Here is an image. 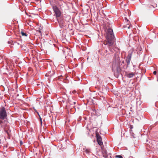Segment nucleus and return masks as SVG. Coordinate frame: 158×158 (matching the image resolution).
<instances>
[{
	"instance_id": "obj_1",
	"label": "nucleus",
	"mask_w": 158,
	"mask_h": 158,
	"mask_svg": "<svg viewBox=\"0 0 158 158\" xmlns=\"http://www.w3.org/2000/svg\"><path fill=\"white\" fill-rule=\"evenodd\" d=\"M106 39L107 42L106 45H107L109 50L112 52L111 48L114 41V36L113 34V31L111 28H108L107 32Z\"/></svg>"
},
{
	"instance_id": "obj_2",
	"label": "nucleus",
	"mask_w": 158,
	"mask_h": 158,
	"mask_svg": "<svg viewBox=\"0 0 158 158\" xmlns=\"http://www.w3.org/2000/svg\"><path fill=\"white\" fill-rule=\"evenodd\" d=\"M121 67L119 61H118L117 63H115L113 65V71L114 72V73L117 76H118V74L121 71Z\"/></svg>"
},
{
	"instance_id": "obj_3",
	"label": "nucleus",
	"mask_w": 158,
	"mask_h": 158,
	"mask_svg": "<svg viewBox=\"0 0 158 158\" xmlns=\"http://www.w3.org/2000/svg\"><path fill=\"white\" fill-rule=\"evenodd\" d=\"M7 116L6 111L4 107L0 108V119L4 120Z\"/></svg>"
},
{
	"instance_id": "obj_4",
	"label": "nucleus",
	"mask_w": 158,
	"mask_h": 158,
	"mask_svg": "<svg viewBox=\"0 0 158 158\" xmlns=\"http://www.w3.org/2000/svg\"><path fill=\"white\" fill-rule=\"evenodd\" d=\"M53 9L56 15V17L57 18L60 16L61 13L58 8L56 6H53Z\"/></svg>"
},
{
	"instance_id": "obj_5",
	"label": "nucleus",
	"mask_w": 158,
	"mask_h": 158,
	"mask_svg": "<svg viewBox=\"0 0 158 158\" xmlns=\"http://www.w3.org/2000/svg\"><path fill=\"white\" fill-rule=\"evenodd\" d=\"M97 139V142L100 145H102L103 143L102 141V139L100 135L99 134H96Z\"/></svg>"
},
{
	"instance_id": "obj_6",
	"label": "nucleus",
	"mask_w": 158,
	"mask_h": 158,
	"mask_svg": "<svg viewBox=\"0 0 158 158\" xmlns=\"http://www.w3.org/2000/svg\"><path fill=\"white\" fill-rule=\"evenodd\" d=\"M131 57V54H129L127 57L126 61L127 64V65H128L130 63V60Z\"/></svg>"
},
{
	"instance_id": "obj_7",
	"label": "nucleus",
	"mask_w": 158,
	"mask_h": 158,
	"mask_svg": "<svg viewBox=\"0 0 158 158\" xmlns=\"http://www.w3.org/2000/svg\"><path fill=\"white\" fill-rule=\"evenodd\" d=\"M102 153L103 156L105 158H107L108 157V155L107 154V152L106 150H102Z\"/></svg>"
},
{
	"instance_id": "obj_8",
	"label": "nucleus",
	"mask_w": 158,
	"mask_h": 158,
	"mask_svg": "<svg viewBox=\"0 0 158 158\" xmlns=\"http://www.w3.org/2000/svg\"><path fill=\"white\" fill-rule=\"evenodd\" d=\"M135 75V73H130L127 74V77L131 78L133 76Z\"/></svg>"
},
{
	"instance_id": "obj_9",
	"label": "nucleus",
	"mask_w": 158,
	"mask_h": 158,
	"mask_svg": "<svg viewBox=\"0 0 158 158\" xmlns=\"http://www.w3.org/2000/svg\"><path fill=\"white\" fill-rule=\"evenodd\" d=\"M58 21L60 27L61 28L62 27L64 23V21L62 20H60Z\"/></svg>"
},
{
	"instance_id": "obj_10",
	"label": "nucleus",
	"mask_w": 158,
	"mask_h": 158,
	"mask_svg": "<svg viewBox=\"0 0 158 158\" xmlns=\"http://www.w3.org/2000/svg\"><path fill=\"white\" fill-rule=\"evenodd\" d=\"M21 35H22V36H27V35L26 34V33H24V32H23V31H21Z\"/></svg>"
},
{
	"instance_id": "obj_11",
	"label": "nucleus",
	"mask_w": 158,
	"mask_h": 158,
	"mask_svg": "<svg viewBox=\"0 0 158 158\" xmlns=\"http://www.w3.org/2000/svg\"><path fill=\"white\" fill-rule=\"evenodd\" d=\"M90 149H86L85 151V152L87 153V154H89V152H90Z\"/></svg>"
},
{
	"instance_id": "obj_12",
	"label": "nucleus",
	"mask_w": 158,
	"mask_h": 158,
	"mask_svg": "<svg viewBox=\"0 0 158 158\" xmlns=\"http://www.w3.org/2000/svg\"><path fill=\"white\" fill-rule=\"evenodd\" d=\"M115 157L117 158H123V157L121 155H116Z\"/></svg>"
},
{
	"instance_id": "obj_13",
	"label": "nucleus",
	"mask_w": 158,
	"mask_h": 158,
	"mask_svg": "<svg viewBox=\"0 0 158 158\" xmlns=\"http://www.w3.org/2000/svg\"><path fill=\"white\" fill-rule=\"evenodd\" d=\"M35 111L37 113V114L39 115L40 118V121H41V123H42V118H41L40 115L39 114V113L36 110H35Z\"/></svg>"
},
{
	"instance_id": "obj_14",
	"label": "nucleus",
	"mask_w": 158,
	"mask_h": 158,
	"mask_svg": "<svg viewBox=\"0 0 158 158\" xmlns=\"http://www.w3.org/2000/svg\"><path fill=\"white\" fill-rule=\"evenodd\" d=\"M153 74L154 75H156V71H154L153 72Z\"/></svg>"
},
{
	"instance_id": "obj_15",
	"label": "nucleus",
	"mask_w": 158,
	"mask_h": 158,
	"mask_svg": "<svg viewBox=\"0 0 158 158\" xmlns=\"http://www.w3.org/2000/svg\"><path fill=\"white\" fill-rule=\"evenodd\" d=\"M2 123H3L2 121L0 120V124H1Z\"/></svg>"
},
{
	"instance_id": "obj_16",
	"label": "nucleus",
	"mask_w": 158,
	"mask_h": 158,
	"mask_svg": "<svg viewBox=\"0 0 158 158\" xmlns=\"http://www.w3.org/2000/svg\"><path fill=\"white\" fill-rule=\"evenodd\" d=\"M126 19L127 20V21H128V20L127 19V18H125V19Z\"/></svg>"
},
{
	"instance_id": "obj_17",
	"label": "nucleus",
	"mask_w": 158,
	"mask_h": 158,
	"mask_svg": "<svg viewBox=\"0 0 158 158\" xmlns=\"http://www.w3.org/2000/svg\"><path fill=\"white\" fill-rule=\"evenodd\" d=\"M130 26H129V27H128V29H129V28H130Z\"/></svg>"
},
{
	"instance_id": "obj_18",
	"label": "nucleus",
	"mask_w": 158,
	"mask_h": 158,
	"mask_svg": "<svg viewBox=\"0 0 158 158\" xmlns=\"http://www.w3.org/2000/svg\"><path fill=\"white\" fill-rule=\"evenodd\" d=\"M70 52H71L69 50H68Z\"/></svg>"
},
{
	"instance_id": "obj_19",
	"label": "nucleus",
	"mask_w": 158,
	"mask_h": 158,
	"mask_svg": "<svg viewBox=\"0 0 158 158\" xmlns=\"http://www.w3.org/2000/svg\"><path fill=\"white\" fill-rule=\"evenodd\" d=\"M110 155V154L109 153V154H108V156H109Z\"/></svg>"
},
{
	"instance_id": "obj_20",
	"label": "nucleus",
	"mask_w": 158,
	"mask_h": 158,
	"mask_svg": "<svg viewBox=\"0 0 158 158\" xmlns=\"http://www.w3.org/2000/svg\"><path fill=\"white\" fill-rule=\"evenodd\" d=\"M75 103H76V102H74V104H75Z\"/></svg>"
},
{
	"instance_id": "obj_21",
	"label": "nucleus",
	"mask_w": 158,
	"mask_h": 158,
	"mask_svg": "<svg viewBox=\"0 0 158 158\" xmlns=\"http://www.w3.org/2000/svg\"><path fill=\"white\" fill-rule=\"evenodd\" d=\"M69 56H71V55L70 54H69Z\"/></svg>"
},
{
	"instance_id": "obj_22",
	"label": "nucleus",
	"mask_w": 158,
	"mask_h": 158,
	"mask_svg": "<svg viewBox=\"0 0 158 158\" xmlns=\"http://www.w3.org/2000/svg\"><path fill=\"white\" fill-rule=\"evenodd\" d=\"M157 81H158V79H157Z\"/></svg>"
}]
</instances>
